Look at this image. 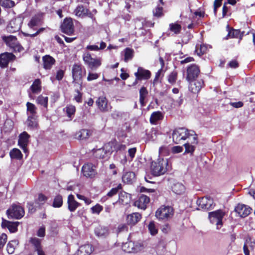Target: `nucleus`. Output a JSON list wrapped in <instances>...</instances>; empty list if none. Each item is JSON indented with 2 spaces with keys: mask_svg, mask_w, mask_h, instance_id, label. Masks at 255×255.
Listing matches in <instances>:
<instances>
[{
  "mask_svg": "<svg viewBox=\"0 0 255 255\" xmlns=\"http://www.w3.org/2000/svg\"><path fill=\"white\" fill-rule=\"evenodd\" d=\"M43 66L45 69H50L55 62V59L49 55L43 57Z\"/></svg>",
  "mask_w": 255,
  "mask_h": 255,
  "instance_id": "nucleus-30",
  "label": "nucleus"
},
{
  "mask_svg": "<svg viewBox=\"0 0 255 255\" xmlns=\"http://www.w3.org/2000/svg\"><path fill=\"white\" fill-rule=\"evenodd\" d=\"M172 190L175 194L181 195L184 193L185 188L182 183L178 182L173 184L172 187Z\"/></svg>",
  "mask_w": 255,
  "mask_h": 255,
  "instance_id": "nucleus-31",
  "label": "nucleus"
},
{
  "mask_svg": "<svg viewBox=\"0 0 255 255\" xmlns=\"http://www.w3.org/2000/svg\"><path fill=\"white\" fill-rule=\"evenodd\" d=\"M222 2V0H215L214 2V12L215 15L217 13V8L221 5Z\"/></svg>",
  "mask_w": 255,
  "mask_h": 255,
  "instance_id": "nucleus-60",
  "label": "nucleus"
},
{
  "mask_svg": "<svg viewBox=\"0 0 255 255\" xmlns=\"http://www.w3.org/2000/svg\"><path fill=\"white\" fill-rule=\"evenodd\" d=\"M111 143H113V144H111V146H110V147H111V149H110L111 152L114 151H123L126 148V146L124 144L115 143L114 142H111Z\"/></svg>",
  "mask_w": 255,
  "mask_h": 255,
  "instance_id": "nucleus-44",
  "label": "nucleus"
},
{
  "mask_svg": "<svg viewBox=\"0 0 255 255\" xmlns=\"http://www.w3.org/2000/svg\"><path fill=\"white\" fill-rule=\"evenodd\" d=\"M190 85L189 86V90L193 93H198L203 85V81L202 80L197 81H192L189 82Z\"/></svg>",
  "mask_w": 255,
  "mask_h": 255,
  "instance_id": "nucleus-23",
  "label": "nucleus"
},
{
  "mask_svg": "<svg viewBox=\"0 0 255 255\" xmlns=\"http://www.w3.org/2000/svg\"><path fill=\"white\" fill-rule=\"evenodd\" d=\"M163 116L160 112H154L150 116V122L151 124H155L157 121L161 120Z\"/></svg>",
  "mask_w": 255,
  "mask_h": 255,
  "instance_id": "nucleus-37",
  "label": "nucleus"
},
{
  "mask_svg": "<svg viewBox=\"0 0 255 255\" xmlns=\"http://www.w3.org/2000/svg\"><path fill=\"white\" fill-rule=\"evenodd\" d=\"M45 235V229L43 226L41 227L38 230L37 235L39 237H44Z\"/></svg>",
  "mask_w": 255,
  "mask_h": 255,
  "instance_id": "nucleus-62",
  "label": "nucleus"
},
{
  "mask_svg": "<svg viewBox=\"0 0 255 255\" xmlns=\"http://www.w3.org/2000/svg\"><path fill=\"white\" fill-rule=\"evenodd\" d=\"M1 39L6 45L9 47L14 52H21L24 50L23 47L20 45L15 36L2 35Z\"/></svg>",
  "mask_w": 255,
  "mask_h": 255,
  "instance_id": "nucleus-3",
  "label": "nucleus"
},
{
  "mask_svg": "<svg viewBox=\"0 0 255 255\" xmlns=\"http://www.w3.org/2000/svg\"><path fill=\"white\" fill-rule=\"evenodd\" d=\"M23 18L21 16H18L11 19L7 26V31L10 33H14L18 31L23 22Z\"/></svg>",
  "mask_w": 255,
  "mask_h": 255,
  "instance_id": "nucleus-9",
  "label": "nucleus"
},
{
  "mask_svg": "<svg viewBox=\"0 0 255 255\" xmlns=\"http://www.w3.org/2000/svg\"><path fill=\"white\" fill-rule=\"evenodd\" d=\"M64 110L65 111L67 116L69 118H71L72 116L75 114L76 108L74 106L69 105L64 109Z\"/></svg>",
  "mask_w": 255,
  "mask_h": 255,
  "instance_id": "nucleus-50",
  "label": "nucleus"
},
{
  "mask_svg": "<svg viewBox=\"0 0 255 255\" xmlns=\"http://www.w3.org/2000/svg\"><path fill=\"white\" fill-rule=\"evenodd\" d=\"M63 205V199L61 195H57L53 200L52 206L54 208H60Z\"/></svg>",
  "mask_w": 255,
  "mask_h": 255,
  "instance_id": "nucleus-47",
  "label": "nucleus"
},
{
  "mask_svg": "<svg viewBox=\"0 0 255 255\" xmlns=\"http://www.w3.org/2000/svg\"><path fill=\"white\" fill-rule=\"evenodd\" d=\"M103 208L102 206L99 204H97L95 206L91 208L92 213L93 214H99L103 210Z\"/></svg>",
  "mask_w": 255,
  "mask_h": 255,
  "instance_id": "nucleus-55",
  "label": "nucleus"
},
{
  "mask_svg": "<svg viewBox=\"0 0 255 255\" xmlns=\"http://www.w3.org/2000/svg\"><path fill=\"white\" fill-rule=\"evenodd\" d=\"M122 249L124 252L128 253H136L144 249V245L140 242L128 241L123 244Z\"/></svg>",
  "mask_w": 255,
  "mask_h": 255,
  "instance_id": "nucleus-7",
  "label": "nucleus"
},
{
  "mask_svg": "<svg viewBox=\"0 0 255 255\" xmlns=\"http://www.w3.org/2000/svg\"><path fill=\"white\" fill-rule=\"evenodd\" d=\"M15 56L11 53L5 52L0 55V67H6L9 62L13 61Z\"/></svg>",
  "mask_w": 255,
  "mask_h": 255,
  "instance_id": "nucleus-15",
  "label": "nucleus"
},
{
  "mask_svg": "<svg viewBox=\"0 0 255 255\" xmlns=\"http://www.w3.org/2000/svg\"><path fill=\"white\" fill-rule=\"evenodd\" d=\"M106 47V43L103 41H102L100 43L99 47L97 45H89L87 46L86 49L90 51H98L99 50L105 49Z\"/></svg>",
  "mask_w": 255,
  "mask_h": 255,
  "instance_id": "nucleus-36",
  "label": "nucleus"
},
{
  "mask_svg": "<svg viewBox=\"0 0 255 255\" xmlns=\"http://www.w3.org/2000/svg\"><path fill=\"white\" fill-rule=\"evenodd\" d=\"M68 208L71 212H74L79 206L80 204L77 202L73 195L70 194L68 197L67 200Z\"/></svg>",
  "mask_w": 255,
  "mask_h": 255,
  "instance_id": "nucleus-27",
  "label": "nucleus"
},
{
  "mask_svg": "<svg viewBox=\"0 0 255 255\" xmlns=\"http://www.w3.org/2000/svg\"><path fill=\"white\" fill-rule=\"evenodd\" d=\"M213 203V200L207 197L198 199L197 201V204L198 205L199 207L205 210L211 209Z\"/></svg>",
  "mask_w": 255,
  "mask_h": 255,
  "instance_id": "nucleus-16",
  "label": "nucleus"
},
{
  "mask_svg": "<svg viewBox=\"0 0 255 255\" xmlns=\"http://www.w3.org/2000/svg\"><path fill=\"white\" fill-rule=\"evenodd\" d=\"M227 28L228 29V33L226 37V39L230 38H239L240 40L239 41V43L240 42L241 40L242 39V37L244 35V32H241L240 30L238 29H232L229 30L230 27L229 25H227Z\"/></svg>",
  "mask_w": 255,
  "mask_h": 255,
  "instance_id": "nucleus-25",
  "label": "nucleus"
},
{
  "mask_svg": "<svg viewBox=\"0 0 255 255\" xmlns=\"http://www.w3.org/2000/svg\"><path fill=\"white\" fill-rule=\"evenodd\" d=\"M251 210L252 209L250 207L244 204H238L235 208L236 212L242 218L250 215Z\"/></svg>",
  "mask_w": 255,
  "mask_h": 255,
  "instance_id": "nucleus-20",
  "label": "nucleus"
},
{
  "mask_svg": "<svg viewBox=\"0 0 255 255\" xmlns=\"http://www.w3.org/2000/svg\"><path fill=\"white\" fill-rule=\"evenodd\" d=\"M167 160L163 158H159L156 161L152 162L151 164L152 174L154 176H159L164 174L167 170Z\"/></svg>",
  "mask_w": 255,
  "mask_h": 255,
  "instance_id": "nucleus-2",
  "label": "nucleus"
},
{
  "mask_svg": "<svg viewBox=\"0 0 255 255\" xmlns=\"http://www.w3.org/2000/svg\"><path fill=\"white\" fill-rule=\"evenodd\" d=\"M73 13L76 16L80 18L85 16L91 17L92 16L90 10L82 5H78L74 9Z\"/></svg>",
  "mask_w": 255,
  "mask_h": 255,
  "instance_id": "nucleus-13",
  "label": "nucleus"
},
{
  "mask_svg": "<svg viewBox=\"0 0 255 255\" xmlns=\"http://www.w3.org/2000/svg\"><path fill=\"white\" fill-rule=\"evenodd\" d=\"M99 75L98 74L94 73H89L87 77V80L88 81H91L97 79Z\"/></svg>",
  "mask_w": 255,
  "mask_h": 255,
  "instance_id": "nucleus-61",
  "label": "nucleus"
},
{
  "mask_svg": "<svg viewBox=\"0 0 255 255\" xmlns=\"http://www.w3.org/2000/svg\"><path fill=\"white\" fill-rule=\"evenodd\" d=\"M15 4V2L12 0H0V5L4 8H10L13 7Z\"/></svg>",
  "mask_w": 255,
  "mask_h": 255,
  "instance_id": "nucleus-48",
  "label": "nucleus"
},
{
  "mask_svg": "<svg viewBox=\"0 0 255 255\" xmlns=\"http://www.w3.org/2000/svg\"><path fill=\"white\" fill-rule=\"evenodd\" d=\"M122 189V185L119 184L117 187L112 188L107 194V195L109 197H112L116 195L118 191Z\"/></svg>",
  "mask_w": 255,
  "mask_h": 255,
  "instance_id": "nucleus-56",
  "label": "nucleus"
},
{
  "mask_svg": "<svg viewBox=\"0 0 255 255\" xmlns=\"http://www.w3.org/2000/svg\"><path fill=\"white\" fill-rule=\"evenodd\" d=\"M26 124L30 128L33 129L36 128L37 126L36 117L28 116Z\"/></svg>",
  "mask_w": 255,
  "mask_h": 255,
  "instance_id": "nucleus-39",
  "label": "nucleus"
},
{
  "mask_svg": "<svg viewBox=\"0 0 255 255\" xmlns=\"http://www.w3.org/2000/svg\"><path fill=\"white\" fill-rule=\"evenodd\" d=\"M172 139L175 143H181L185 140H193L192 143H197V139L193 131H189L185 128H179L175 129L172 133Z\"/></svg>",
  "mask_w": 255,
  "mask_h": 255,
  "instance_id": "nucleus-1",
  "label": "nucleus"
},
{
  "mask_svg": "<svg viewBox=\"0 0 255 255\" xmlns=\"http://www.w3.org/2000/svg\"><path fill=\"white\" fill-rule=\"evenodd\" d=\"M192 140H188L187 142L184 144L185 148V153H190L192 154L195 150V145L197 143H192Z\"/></svg>",
  "mask_w": 255,
  "mask_h": 255,
  "instance_id": "nucleus-40",
  "label": "nucleus"
},
{
  "mask_svg": "<svg viewBox=\"0 0 255 255\" xmlns=\"http://www.w3.org/2000/svg\"><path fill=\"white\" fill-rule=\"evenodd\" d=\"M225 213L222 210L211 212L208 213V218L210 223L216 226L217 230L220 229L223 226V219Z\"/></svg>",
  "mask_w": 255,
  "mask_h": 255,
  "instance_id": "nucleus-4",
  "label": "nucleus"
},
{
  "mask_svg": "<svg viewBox=\"0 0 255 255\" xmlns=\"http://www.w3.org/2000/svg\"><path fill=\"white\" fill-rule=\"evenodd\" d=\"M26 105L28 116L36 117L37 108L36 106L30 102H27Z\"/></svg>",
  "mask_w": 255,
  "mask_h": 255,
  "instance_id": "nucleus-33",
  "label": "nucleus"
},
{
  "mask_svg": "<svg viewBox=\"0 0 255 255\" xmlns=\"http://www.w3.org/2000/svg\"><path fill=\"white\" fill-rule=\"evenodd\" d=\"M95 233L98 237H104L108 235L109 231L107 228L99 226L95 229Z\"/></svg>",
  "mask_w": 255,
  "mask_h": 255,
  "instance_id": "nucleus-32",
  "label": "nucleus"
},
{
  "mask_svg": "<svg viewBox=\"0 0 255 255\" xmlns=\"http://www.w3.org/2000/svg\"><path fill=\"white\" fill-rule=\"evenodd\" d=\"M199 73V68L196 65H191L187 69L186 80L188 82L194 80L198 77Z\"/></svg>",
  "mask_w": 255,
  "mask_h": 255,
  "instance_id": "nucleus-12",
  "label": "nucleus"
},
{
  "mask_svg": "<svg viewBox=\"0 0 255 255\" xmlns=\"http://www.w3.org/2000/svg\"><path fill=\"white\" fill-rule=\"evenodd\" d=\"M169 29L171 31L175 34L179 33L181 30V27L180 25L177 23H171L169 25Z\"/></svg>",
  "mask_w": 255,
  "mask_h": 255,
  "instance_id": "nucleus-54",
  "label": "nucleus"
},
{
  "mask_svg": "<svg viewBox=\"0 0 255 255\" xmlns=\"http://www.w3.org/2000/svg\"><path fill=\"white\" fill-rule=\"evenodd\" d=\"M82 58L85 64L92 70H96L102 65V58H93L89 52H85Z\"/></svg>",
  "mask_w": 255,
  "mask_h": 255,
  "instance_id": "nucleus-5",
  "label": "nucleus"
},
{
  "mask_svg": "<svg viewBox=\"0 0 255 255\" xmlns=\"http://www.w3.org/2000/svg\"><path fill=\"white\" fill-rule=\"evenodd\" d=\"M48 98L47 96L42 95L39 96L36 99L37 104L47 108L48 105Z\"/></svg>",
  "mask_w": 255,
  "mask_h": 255,
  "instance_id": "nucleus-41",
  "label": "nucleus"
},
{
  "mask_svg": "<svg viewBox=\"0 0 255 255\" xmlns=\"http://www.w3.org/2000/svg\"><path fill=\"white\" fill-rule=\"evenodd\" d=\"M72 73L74 81L80 80L82 78V68L81 65L74 64L72 68Z\"/></svg>",
  "mask_w": 255,
  "mask_h": 255,
  "instance_id": "nucleus-26",
  "label": "nucleus"
},
{
  "mask_svg": "<svg viewBox=\"0 0 255 255\" xmlns=\"http://www.w3.org/2000/svg\"><path fill=\"white\" fill-rule=\"evenodd\" d=\"M6 213L9 218L19 219L24 216V211L21 206L13 204L6 211Z\"/></svg>",
  "mask_w": 255,
  "mask_h": 255,
  "instance_id": "nucleus-8",
  "label": "nucleus"
},
{
  "mask_svg": "<svg viewBox=\"0 0 255 255\" xmlns=\"http://www.w3.org/2000/svg\"><path fill=\"white\" fill-rule=\"evenodd\" d=\"M29 137V135L25 131H23L19 136L18 143L24 152H26L27 151L26 146Z\"/></svg>",
  "mask_w": 255,
  "mask_h": 255,
  "instance_id": "nucleus-21",
  "label": "nucleus"
},
{
  "mask_svg": "<svg viewBox=\"0 0 255 255\" xmlns=\"http://www.w3.org/2000/svg\"><path fill=\"white\" fill-rule=\"evenodd\" d=\"M91 135V132L90 130L86 129H83L75 133V138L78 139L83 140L89 138Z\"/></svg>",
  "mask_w": 255,
  "mask_h": 255,
  "instance_id": "nucleus-29",
  "label": "nucleus"
},
{
  "mask_svg": "<svg viewBox=\"0 0 255 255\" xmlns=\"http://www.w3.org/2000/svg\"><path fill=\"white\" fill-rule=\"evenodd\" d=\"M148 229L150 234L152 235H155L158 233V229L154 221H151L148 225Z\"/></svg>",
  "mask_w": 255,
  "mask_h": 255,
  "instance_id": "nucleus-49",
  "label": "nucleus"
},
{
  "mask_svg": "<svg viewBox=\"0 0 255 255\" xmlns=\"http://www.w3.org/2000/svg\"><path fill=\"white\" fill-rule=\"evenodd\" d=\"M177 72L176 71H173L168 76V82L173 85L176 83L177 78Z\"/></svg>",
  "mask_w": 255,
  "mask_h": 255,
  "instance_id": "nucleus-52",
  "label": "nucleus"
},
{
  "mask_svg": "<svg viewBox=\"0 0 255 255\" xmlns=\"http://www.w3.org/2000/svg\"><path fill=\"white\" fill-rule=\"evenodd\" d=\"M141 215L138 213H133L127 216V221L128 225L133 226L140 221Z\"/></svg>",
  "mask_w": 255,
  "mask_h": 255,
  "instance_id": "nucleus-24",
  "label": "nucleus"
},
{
  "mask_svg": "<svg viewBox=\"0 0 255 255\" xmlns=\"http://www.w3.org/2000/svg\"><path fill=\"white\" fill-rule=\"evenodd\" d=\"M113 144V143H112V144ZM111 144H112V143H108L105 145L104 148L96 149L94 152L95 156L98 158H106L109 152H111L109 148L110 146H111Z\"/></svg>",
  "mask_w": 255,
  "mask_h": 255,
  "instance_id": "nucleus-19",
  "label": "nucleus"
},
{
  "mask_svg": "<svg viewBox=\"0 0 255 255\" xmlns=\"http://www.w3.org/2000/svg\"><path fill=\"white\" fill-rule=\"evenodd\" d=\"M47 198V197L43 195L42 194H40L38 195V198L36 199V202L39 205H43L46 201Z\"/></svg>",
  "mask_w": 255,
  "mask_h": 255,
  "instance_id": "nucleus-57",
  "label": "nucleus"
},
{
  "mask_svg": "<svg viewBox=\"0 0 255 255\" xmlns=\"http://www.w3.org/2000/svg\"><path fill=\"white\" fill-rule=\"evenodd\" d=\"M171 151L173 153H180L183 151V147L180 146H175L172 148Z\"/></svg>",
  "mask_w": 255,
  "mask_h": 255,
  "instance_id": "nucleus-64",
  "label": "nucleus"
},
{
  "mask_svg": "<svg viewBox=\"0 0 255 255\" xmlns=\"http://www.w3.org/2000/svg\"><path fill=\"white\" fill-rule=\"evenodd\" d=\"M96 104L98 109L102 112H109L112 108L108 100L104 96H100L97 99Z\"/></svg>",
  "mask_w": 255,
  "mask_h": 255,
  "instance_id": "nucleus-11",
  "label": "nucleus"
},
{
  "mask_svg": "<svg viewBox=\"0 0 255 255\" xmlns=\"http://www.w3.org/2000/svg\"><path fill=\"white\" fill-rule=\"evenodd\" d=\"M10 156L11 158L20 159L22 157L21 151L17 148H13L10 151Z\"/></svg>",
  "mask_w": 255,
  "mask_h": 255,
  "instance_id": "nucleus-46",
  "label": "nucleus"
},
{
  "mask_svg": "<svg viewBox=\"0 0 255 255\" xmlns=\"http://www.w3.org/2000/svg\"><path fill=\"white\" fill-rule=\"evenodd\" d=\"M151 75V72L149 70L141 67H138L137 72L134 73L136 80H148Z\"/></svg>",
  "mask_w": 255,
  "mask_h": 255,
  "instance_id": "nucleus-17",
  "label": "nucleus"
},
{
  "mask_svg": "<svg viewBox=\"0 0 255 255\" xmlns=\"http://www.w3.org/2000/svg\"><path fill=\"white\" fill-rule=\"evenodd\" d=\"M133 50L131 49L127 48L125 49V61L126 62L128 61L129 60L131 59L133 56Z\"/></svg>",
  "mask_w": 255,
  "mask_h": 255,
  "instance_id": "nucleus-53",
  "label": "nucleus"
},
{
  "mask_svg": "<svg viewBox=\"0 0 255 255\" xmlns=\"http://www.w3.org/2000/svg\"><path fill=\"white\" fill-rule=\"evenodd\" d=\"M18 242L16 240L11 241L7 245V251L9 254L14 253L15 247L18 245Z\"/></svg>",
  "mask_w": 255,
  "mask_h": 255,
  "instance_id": "nucleus-42",
  "label": "nucleus"
},
{
  "mask_svg": "<svg viewBox=\"0 0 255 255\" xmlns=\"http://www.w3.org/2000/svg\"><path fill=\"white\" fill-rule=\"evenodd\" d=\"M7 235L2 233L0 236V250L4 246L7 241Z\"/></svg>",
  "mask_w": 255,
  "mask_h": 255,
  "instance_id": "nucleus-58",
  "label": "nucleus"
},
{
  "mask_svg": "<svg viewBox=\"0 0 255 255\" xmlns=\"http://www.w3.org/2000/svg\"><path fill=\"white\" fill-rule=\"evenodd\" d=\"M82 172L84 176L92 178L97 174L96 167L91 163H87L83 166Z\"/></svg>",
  "mask_w": 255,
  "mask_h": 255,
  "instance_id": "nucleus-10",
  "label": "nucleus"
},
{
  "mask_svg": "<svg viewBox=\"0 0 255 255\" xmlns=\"http://www.w3.org/2000/svg\"><path fill=\"white\" fill-rule=\"evenodd\" d=\"M122 115L123 114L121 112L118 110H115L113 112V113L111 114V116L114 119H117L122 117Z\"/></svg>",
  "mask_w": 255,
  "mask_h": 255,
  "instance_id": "nucleus-63",
  "label": "nucleus"
},
{
  "mask_svg": "<svg viewBox=\"0 0 255 255\" xmlns=\"http://www.w3.org/2000/svg\"><path fill=\"white\" fill-rule=\"evenodd\" d=\"M153 16L159 17L163 15V7L160 4H158L157 6L153 10Z\"/></svg>",
  "mask_w": 255,
  "mask_h": 255,
  "instance_id": "nucleus-51",
  "label": "nucleus"
},
{
  "mask_svg": "<svg viewBox=\"0 0 255 255\" xmlns=\"http://www.w3.org/2000/svg\"><path fill=\"white\" fill-rule=\"evenodd\" d=\"M93 251L91 245L86 244L81 246L77 252V255H90Z\"/></svg>",
  "mask_w": 255,
  "mask_h": 255,
  "instance_id": "nucleus-28",
  "label": "nucleus"
},
{
  "mask_svg": "<svg viewBox=\"0 0 255 255\" xmlns=\"http://www.w3.org/2000/svg\"><path fill=\"white\" fill-rule=\"evenodd\" d=\"M148 95V91L144 87H142L139 90V102L142 107L145 106L144 100Z\"/></svg>",
  "mask_w": 255,
  "mask_h": 255,
  "instance_id": "nucleus-34",
  "label": "nucleus"
},
{
  "mask_svg": "<svg viewBox=\"0 0 255 255\" xmlns=\"http://www.w3.org/2000/svg\"><path fill=\"white\" fill-rule=\"evenodd\" d=\"M30 243L34 247L35 251H37L41 249H42L41 245V240L36 238H31L30 240Z\"/></svg>",
  "mask_w": 255,
  "mask_h": 255,
  "instance_id": "nucleus-43",
  "label": "nucleus"
},
{
  "mask_svg": "<svg viewBox=\"0 0 255 255\" xmlns=\"http://www.w3.org/2000/svg\"><path fill=\"white\" fill-rule=\"evenodd\" d=\"M174 210L170 206H162L155 212V216L159 220H168L173 216Z\"/></svg>",
  "mask_w": 255,
  "mask_h": 255,
  "instance_id": "nucleus-6",
  "label": "nucleus"
},
{
  "mask_svg": "<svg viewBox=\"0 0 255 255\" xmlns=\"http://www.w3.org/2000/svg\"><path fill=\"white\" fill-rule=\"evenodd\" d=\"M19 222H11L4 219H2L1 223V227L2 228H7L10 233H15L17 230V226Z\"/></svg>",
  "mask_w": 255,
  "mask_h": 255,
  "instance_id": "nucleus-22",
  "label": "nucleus"
},
{
  "mask_svg": "<svg viewBox=\"0 0 255 255\" xmlns=\"http://www.w3.org/2000/svg\"><path fill=\"white\" fill-rule=\"evenodd\" d=\"M76 94L74 96V99L78 103L82 102V94L79 90L75 91Z\"/></svg>",
  "mask_w": 255,
  "mask_h": 255,
  "instance_id": "nucleus-59",
  "label": "nucleus"
},
{
  "mask_svg": "<svg viewBox=\"0 0 255 255\" xmlns=\"http://www.w3.org/2000/svg\"><path fill=\"white\" fill-rule=\"evenodd\" d=\"M40 17L38 15H35L31 18L30 21L28 23V25L30 28H33L34 27L40 24Z\"/></svg>",
  "mask_w": 255,
  "mask_h": 255,
  "instance_id": "nucleus-38",
  "label": "nucleus"
},
{
  "mask_svg": "<svg viewBox=\"0 0 255 255\" xmlns=\"http://www.w3.org/2000/svg\"><path fill=\"white\" fill-rule=\"evenodd\" d=\"M62 31L68 35H70L74 32V25L72 20L70 18H66L64 20L61 26Z\"/></svg>",
  "mask_w": 255,
  "mask_h": 255,
  "instance_id": "nucleus-14",
  "label": "nucleus"
},
{
  "mask_svg": "<svg viewBox=\"0 0 255 255\" xmlns=\"http://www.w3.org/2000/svg\"><path fill=\"white\" fill-rule=\"evenodd\" d=\"M135 178V174L132 172H126L123 176V181L127 183H131Z\"/></svg>",
  "mask_w": 255,
  "mask_h": 255,
  "instance_id": "nucleus-35",
  "label": "nucleus"
},
{
  "mask_svg": "<svg viewBox=\"0 0 255 255\" xmlns=\"http://www.w3.org/2000/svg\"><path fill=\"white\" fill-rule=\"evenodd\" d=\"M149 198L142 194L134 202V205L139 209L145 210L146 208L147 205L149 203Z\"/></svg>",
  "mask_w": 255,
  "mask_h": 255,
  "instance_id": "nucleus-18",
  "label": "nucleus"
},
{
  "mask_svg": "<svg viewBox=\"0 0 255 255\" xmlns=\"http://www.w3.org/2000/svg\"><path fill=\"white\" fill-rule=\"evenodd\" d=\"M40 81L39 79H36L31 86V89L33 93L37 94L41 91Z\"/></svg>",
  "mask_w": 255,
  "mask_h": 255,
  "instance_id": "nucleus-45",
  "label": "nucleus"
}]
</instances>
